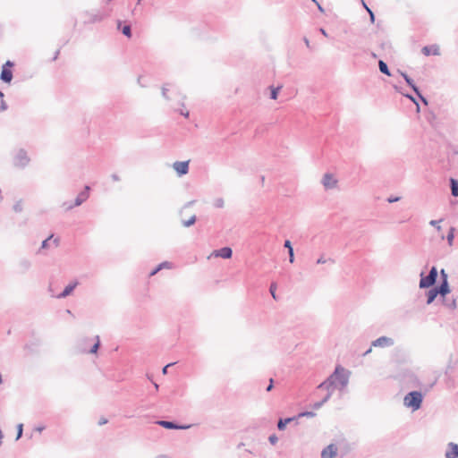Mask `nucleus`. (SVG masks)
<instances>
[{"mask_svg":"<svg viewBox=\"0 0 458 458\" xmlns=\"http://www.w3.org/2000/svg\"><path fill=\"white\" fill-rule=\"evenodd\" d=\"M350 371L342 366H336L335 371L321 384L318 386V389H325L333 394L334 389L344 390L349 383Z\"/></svg>","mask_w":458,"mask_h":458,"instance_id":"f257e3e1","label":"nucleus"},{"mask_svg":"<svg viewBox=\"0 0 458 458\" xmlns=\"http://www.w3.org/2000/svg\"><path fill=\"white\" fill-rule=\"evenodd\" d=\"M423 401V395L419 391H412L408 393L403 398V404L412 411H417L420 408Z\"/></svg>","mask_w":458,"mask_h":458,"instance_id":"f03ea898","label":"nucleus"},{"mask_svg":"<svg viewBox=\"0 0 458 458\" xmlns=\"http://www.w3.org/2000/svg\"><path fill=\"white\" fill-rule=\"evenodd\" d=\"M30 162L28 152L24 148L17 150L13 157V165L19 168L26 167Z\"/></svg>","mask_w":458,"mask_h":458,"instance_id":"7ed1b4c3","label":"nucleus"},{"mask_svg":"<svg viewBox=\"0 0 458 458\" xmlns=\"http://www.w3.org/2000/svg\"><path fill=\"white\" fill-rule=\"evenodd\" d=\"M89 190H90V187L86 185L84 187V190L81 192H80L78 194V196L76 197L74 204L64 203V206H65V208L67 210H71L74 207L81 206L83 202H85L89 199Z\"/></svg>","mask_w":458,"mask_h":458,"instance_id":"20e7f679","label":"nucleus"},{"mask_svg":"<svg viewBox=\"0 0 458 458\" xmlns=\"http://www.w3.org/2000/svg\"><path fill=\"white\" fill-rule=\"evenodd\" d=\"M394 344V341L393 338L388 336H380L377 339L371 342L372 347H379V348H386L390 347Z\"/></svg>","mask_w":458,"mask_h":458,"instance_id":"39448f33","label":"nucleus"},{"mask_svg":"<svg viewBox=\"0 0 458 458\" xmlns=\"http://www.w3.org/2000/svg\"><path fill=\"white\" fill-rule=\"evenodd\" d=\"M441 276L443 277V281L441 282L439 286L435 287L438 293L445 298V296L450 292L448 282H447V275L445 270H441Z\"/></svg>","mask_w":458,"mask_h":458,"instance_id":"423d86ee","label":"nucleus"},{"mask_svg":"<svg viewBox=\"0 0 458 458\" xmlns=\"http://www.w3.org/2000/svg\"><path fill=\"white\" fill-rule=\"evenodd\" d=\"M321 182L326 190H332L337 186V180L331 174H325Z\"/></svg>","mask_w":458,"mask_h":458,"instance_id":"0eeeda50","label":"nucleus"},{"mask_svg":"<svg viewBox=\"0 0 458 458\" xmlns=\"http://www.w3.org/2000/svg\"><path fill=\"white\" fill-rule=\"evenodd\" d=\"M338 453L336 445L330 444L321 451L320 458H335Z\"/></svg>","mask_w":458,"mask_h":458,"instance_id":"6e6552de","label":"nucleus"},{"mask_svg":"<svg viewBox=\"0 0 458 458\" xmlns=\"http://www.w3.org/2000/svg\"><path fill=\"white\" fill-rule=\"evenodd\" d=\"M157 424L168 429H187L191 427L190 425H178L168 420H157Z\"/></svg>","mask_w":458,"mask_h":458,"instance_id":"1a4fd4ad","label":"nucleus"},{"mask_svg":"<svg viewBox=\"0 0 458 458\" xmlns=\"http://www.w3.org/2000/svg\"><path fill=\"white\" fill-rule=\"evenodd\" d=\"M173 167L179 175H184L189 172V161H176Z\"/></svg>","mask_w":458,"mask_h":458,"instance_id":"9d476101","label":"nucleus"},{"mask_svg":"<svg viewBox=\"0 0 458 458\" xmlns=\"http://www.w3.org/2000/svg\"><path fill=\"white\" fill-rule=\"evenodd\" d=\"M79 284L78 281L71 282L62 293H60L56 298L58 299H64L69 296L72 291L76 288V286Z\"/></svg>","mask_w":458,"mask_h":458,"instance_id":"9b49d317","label":"nucleus"},{"mask_svg":"<svg viewBox=\"0 0 458 458\" xmlns=\"http://www.w3.org/2000/svg\"><path fill=\"white\" fill-rule=\"evenodd\" d=\"M445 456V458H458V445L450 442L447 445V450Z\"/></svg>","mask_w":458,"mask_h":458,"instance_id":"f8f14e48","label":"nucleus"},{"mask_svg":"<svg viewBox=\"0 0 458 458\" xmlns=\"http://www.w3.org/2000/svg\"><path fill=\"white\" fill-rule=\"evenodd\" d=\"M435 283H436V281L431 276H429L428 275L424 276L423 272L420 273V288H428V287L432 286Z\"/></svg>","mask_w":458,"mask_h":458,"instance_id":"ddd939ff","label":"nucleus"},{"mask_svg":"<svg viewBox=\"0 0 458 458\" xmlns=\"http://www.w3.org/2000/svg\"><path fill=\"white\" fill-rule=\"evenodd\" d=\"M216 257H221L223 259H230L233 255V250L229 247H224L214 252Z\"/></svg>","mask_w":458,"mask_h":458,"instance_id":"4468645a","label":"nucleus"},{"mask_svg":"<svg viewBox=\"0 0 458 458\" xmlns=\"http://www.w3.org/2000/svg\"><path fill=\"white\" fill-rule=\"evenodd\" d=\"M84 14L85 16H87V21L85 22L94 23L101 21L103 20V15L98 13H93L89 12H85Z\"/></svg>","mask_w":458,"mask_h":458,"instance_id":"2eb2a0df","label":"nucleus"},{"mask_svg":"<svg viewBox=\"0 0 458 458\" xmlns=\"http://www.w3.org/2000/svg\"><path fill=\"white\" fill-rule=\"evenodd\" d=\"M0 79L4 81V82H11L12 79H13V72L10 69L6 68L5 66H3V69H2V72H1V75H0Z\"/></svg>","mask_w":458,"mask_h":458,"instance_id":"dca6fc26","label":"nucleus"},{"mask_svg":"<svg viewBox=\"0 0 458 458\" xmlns=\"http://www.w3.org/2000/svg\"><path fill=\"white\" fill-rule=\"evenodd\" d=\"M421 51L425 55H429L431 54L434 55H439V48L437 46H431V47L426 46L422 48Z\"/></svg>","mask_w":458,"mask_h":458,"instance_id":"f3484780","label":"nucleus"},{"mask_svg":"<svg viewBox=\"0 0 458 458\" xmlns=\"http://www.w3.org/2000/svg\"><path fill=\"white\" fill-rule=\"evenodd\" d=\"M18 267L21 272L24 273L31 267V262L27 259H23L19 261Z\"/></svg>","mask_w":458,"mask_h":458,"instance_id":"a211bd4d","label":"nucleus"},{"mask_svg":"<svg viewBox=\"0 0 458 458\" xmlns=\"http://www.w3.org/2000/svg\"><path fill=\"white\" fill-rule=\"evenodd\" d=\"M400 73L403 77V79L405 80L406 83L414 90V92L416 94H419V89L414 84L412 79H411L405 72H400Z\"/></svg>","mask_w":458,"mask_h":458,"instance_id":"6ab92c4d","label":"nucleus"},{"mask_svg":"<svg viewBox=\"0 0 458 458\" xmlns=\"http://www.w3.org/2000/svg\"><path fill=\"white\" fill-rule=\"evenodd\" d=\"M99 345H100L99 336L97 335L96 336V343L92 345V347L89 351L87 349H85V348H81V352L96 353L98 352V348H99Z\"/></svg>","mask_w":458,"mask_h":458,"instance_id":"aec40b11","label":"nucleus"},{"mask_svg":"<svg viewBox=\"0 0 458 458\" xmlns=\"http://www.w3.org/2000/svg\"><path fill=\"white\" fill-rule=\"evenodd\" d=\"M438 294L439 293L435 287L431 288L427 293V296H428L427 303L428 304L432 303L435 301V299L437 297Z\"/></svg>","mask_w":458,"mask_h":458,"instance_id":"412c9836","label":"nucleus"},{"mask_svg":"<svg viewBox=\"0 0 458 458\" xmlns=\"http://www.w3.org/2000/svg\"><path fill=\"white\" fill-rule=\"evenodd\" d=\"M331 396H332V394L330 392H327L326 396L320 402H317V403H313V405H312L313 409H315V410L319 409L325 403H327L331 398Z\"/></svg>","mask_w":458,"mask_h":458,"instance_id":"4be33fe9","label":"nucleus"},{"mask_svg":"<svg viewBox=\"0 0 458 458\" xmlns=\"http://www.w3.org/2000/svg\"><path fill=\"white\" fill-rule=\"evenodd\" d=\"M450 188L452 195L458 197V182L454 178L450 179Z\"/></svg>","mask_w":458,"mask_h":458,"instance_id":"5701e85b","label":"nucleus"},{"mask_svg":"<svg viewBox=\"0 0 458 458\" xmlns=\"http://www.w3.org/2000/svg\"><path fill=\"white\" fill-rule=\"evenodd\" d=\"M197 216L195 215L191 216L188 219H182V225L184 227H190L195 224Z\"/></svg>","mask_w":458,"mask_h":458,"instance_id":"b1692460","label":"nucleus"},{"mask_svg":"<svg viewBox=\"0 0 458 458\" xmlns=\"http://www.w3.org/2000/svg\"><path fill=\"white\" fill-rule=\"evenodd\" d=\"M378 67H379V71H380L382 73H384V74H386V75H387V76H391V72H390V71H389V69H388V66H387V64H386L384 61L379 60V62H378Z\"/></svg>","mask_w":458,"mask_h":458,"instance_id":"393cba45","label":"nucleus"},{"mask_svg":"<svg viewBox=\"0 0 458 458\" xmlns=\"http://www.w3.org/2000/svg\"><path fill=\"white\" fill-rule=\"evenodd\" d=\"M454 232H455V228L454 227H451L449 229V232H448L447 235H446V240H447V242H448L449 246H452L453 243H454Z\"/></svg>","mask_w":458,"mask_h":458,"instance_id":"a878e982","label":"nucleus"},{"mask_svg":"<svg viewBox=\"0 0 458 458\" xmlns=\"http://www.w3.org/2000/svg\"><path fill=\"white\" fill-rule=\"evenodd\" d=\"M164 267H167V268H169V267H171V264H170L169 262H167V261H165V262H163V263L159 264V265H158V266H157V267H156V268H155V269L150 273V276H152L156 275L159 270H161V269H162V268H164Z\"/></svg>","mask_w":458,"mask_h":458,"instance_id":"bb28decb","label":"nucleus"},{"mask_svg":"<svg viewBox=\"0 0 458 458\" xmlns=\"http://www.w3.org/2000/svg\"><path fill=\"white\" fill-rule=\"evenodd\" d=\"M444 304H445V306H446L447 308H449L451 310H454L456 307V301L454 299H452V300L444 299Z\"/></svg>","mask_w":458,"mask_h":458,"instance_id":"cd10ccee","label":"nucleus"},{"mask_svg":"<svg viewBox=\"0 0 458 458\" xmlns=\"http://www.w3.org/2000/svg\"><path fill=\"white\" fill-rule=\"evenodd\" d=\"M213 205L216 208H222L225 206V201L222 198H216V199H214Z\"/></svg>","mask_w":458,"mask_h":458,"instance_id":"c85d7f7f","label":"nucleus"},{"mask_svg":"<svg viewBox=\"0 0 458 458\" xmlns=\"http://www.w3.org/2000/svg\"><path fill=\"white\" fill-rule=\"evenodd\" d=\"M14 212L16 213H20L22 211L23 209V206H22V201L21 200H18L13 207Z\"/></svg>","mask_w":458,"mask_h":458,"instance_id":"c756f323","label":"nucleus"},{"mask_svg":"<svg viewBox=\"0 0 458 458\" xmlns=\"http://www.w3.org/2000/svg\"><path fill=\"white\" fill-rule=\"evenodd\" d=\"M122 32L127 38H131V26L130 25L123 26V28L122 29Z\"/></svg>","mask_w":458,"mask_h":458,"instance_id":"7c9ffc66","label":"nucleus"},{"mask_svg":"<svg viewBox=\"0 0 458 458\" xmlns=\"http://www.w3.org/2000/svg\"><path fill=\"white\" fill-rule=\"evenodd\" d=\"M281 89V87H277V88H271V94H270V98L272 99H276L277 98V95H278V92L279 90Z\"/></svg>","mask_w":458,"mask_h":458,"instance_id":"2f4dec72","label":"nucleus"},{"mask_svg":"<svg viewBox=\"0 0 458 458\" xmlns=\"http://www.w3.org/2000/svg\"><path fill=\"white\" fill-rule=\"evenodd\" d=\"M276 283H272L270 284V287H269V292L272 295V297L275 299V300H277L276 298Z\"/></svg>","mask_w":458,"mask_h":458,"instance_id":"473e14b6","label":"nucleus"},{"mask_svg":"<svg viewBox=\"0 0 458 458\" xmlns=\"http://www.w3.org/2000/svg\"><path fill=\"white\" fill-rule=\"evenodd\" d=\"M442 221V219L440 220H431L429 221V225L431 226H434L437 231H440L441 230V226L439 225V223Z\"/></svg>","mask_w":458,"mask_h":458,"instance_id":"72a5a7b5","label":"nucleus"},{"mask_svg":"<svg viewBox=\"0 0 458 458\" xmlns=\"http://www.w3.org/2000/svg\"><path fill=\"white\" fill-rule=\"evenodd\" d=\"M22 432H23V424L20 423L17 425V437H16L17 440L21 437Z\"/></svg>","mask_w":458,"mask_h":458,"instance_id":"f704fd0d","label":"nucleus"},{"mask_svg":"<svg viewBox=\"0 0 458 458\" xmlns=\"http://www.w3.org/2000/svg\"><path fill=\"white\" fill-rule=\"evenodd\" d=\"M428 276H431L435 281L437 280V267H432L429 273H428Z\"/></svg>","mask_w":458,"mask_h":458,"instance_id":"c9c22d12","label":"nucleus"},{"mask_svg":"<svg viewBox=\"0 0 458 458\" xmlns=\"http://www.w3.org/2000/svg\"><path fill=\"white\" fill-rule=\"evenodd\" d=\"M53 234H51L48 238L44 240L41 243V249H47L49 247V241L53 238Z\"/></svg>","mask_w":458,"mask_h":458,"instance_id":"e433bc0d","label":"nucleus"},{"mask_svg":"<svg viewBox=\"0 0 458 458\" xmlns=\"http://www.w3.org/2000/svg\"><path fill=\"white\" fill-rule=\"evenodd\" d=\"M268 441L272 445H275L278 442V437H276V435L272 434L269 436Z\"/></svg>","mask_w":458,"mask_h":458,"instance_id":"4c0bfd02","label":"nucleus"},{"mask_svg":"<svg viewBox=\"0 0 458 458\" xmlns=\"http://www.w3.org/2000/svg\"><path fill=\"white\" fill-rule=\"evenodd\" d=\"M286 423L284 422V420L283 419H280L277 422V428L279 430H284L286 427Z\"/></svg>","mask_w":458,"mask_h":458,"instance_id":"58836bf2","label":"nucleus"},{"mask_svg":"<svg viewBox=\"0 0 458 458\" xmlns=\"http://www.w3.org/2000/svg\"><path fill=\"white\" fill-rule=\"evenodd\" d=\"M194 203H195V200H191V201H189V202L185 203V204L183 205L182 208V209H181V211H180V215H182L183 210H184L185 208H189V207L192 206Z\"/></svg>","mask_w":458,"mask_h":458,"instance_id":"ea45409f","label":"nucleus"},{"mask_svg":"<svg viewBox=\"0 0 458 458\" xmlns=\"http://www.w3.org/2000/svg\"><path fill=\"white\" fill-rule=\"evenodd\" d=\"M315 415L314 412L312 411H304V412H301L298 417H313Z\"/></svg>","mask_w":458,"mask_h":458,"instance_id":"a19ab883","label":"nucleus"},{"mask_svg":"<svg viewBox=\"0 0 458 458\" xmlns=\"http://www.w3.org/2000/svg\"><path fill=\"white\" fill-rule=\"evenodd\" d=\"M327 261L334 262L331 259H326L323 256H321L319 259H318V260H317V264H318V265H320V264H325V263H327Z\"/></svg>","mask_w":458,"mask_h":458,"instance_id":"79ce46f5","label":"nucleus"},{"mask_svg":"<svg viewBox=\"0 0 458 458\" xmlns=\"http://www.w3.org/2000/svg\"><path fill=\"white\" fill-rule=\"evenodd\" d=\"M404 97H406L407 98H409L410 100H411L416 106H417V108L418 110L420 109L419 107V104L417 103L416 99L414 98V97H412L411 95L410 94H403Z\"/></svg>","mask_w":458,"mask_h":458,"instance_id":"37998d69","label":"nucleus"},{"mask_svg":"<svg viewBox=\"0 0 458 458\" xmlns=\"http://www.w3.org/2000/svg\"><path fill=\"white\" fill-rule=\"evenodd\" d=\"M288 254H289V261H290L291 263H293V262H294V252H293V250H288Z\"/></svg>","mask_w":458,"mask_h":458,"instance_id":"c03bdc74","label":"nucleus"},{"mask_svg":"<svg viewBox=\"0 0 458 458\" xmlns=\"http://www.w3.org/2000/svg\"><path fill=\"white\" fill-rule=\"evenodd\" d=\"M8 108L7 104L4 100H1L0 112L5 111Z\"/></svg>","mask_w":458,"mask_h":458,"instance_id":"a18cd8bd","label":"nucleus"},{"mask_svg":"<svg viewBox=\"0 0 458 458\" xmlns=\"http://www.w3.org/2000/svg\"><path fill=\"white\" fill-rule=\"evenodd\" d=\"M399 200H400V197H393V196H391V197H389V198L387 199V201H388L389 203L397 202V201H399Z\"/></svg>","mask_w":458,"mask_h":458,"instance_id":"49530a36","label":"nucleus"},{"mask_svg":"<svg viewBox=\"0 0 458 458\" xmlns=\"http://www.w3.org/2000/svg\"><path fill=\"white\" fill-rule=\"evenodd\" d=\"M284 248H286L288 250H293L292 243L289 240H286L284 243Z\"/></svg>","mask_w":458,"mask_h":458,"instance_id":"de8ad7c7","label":"nucleus"},{"mask_svg":"<svg viewBox=\"0 0 458 458\" xmlns=\"http://www.w3.org/2000/svg\"><path fill=\"white\" fill-rule=\"evenodd\" d=\"M167 88L165 86H163L162 87V96L165 98V99H169V98L167 97Z\"/></svg>","mask_w":458,"mask_h":458,"instance_id":"09e8293b","label":"nucleus"},{"mask_svg":"<svg viewBox=\"0 0 458 458\" xmlns=\"http://www.w3.org/2000/svg\"><path fill=\"white\" fill-rule=\"evenodd\" d=\"M174 364V363H169V364H167L166 366H165V367L163 368V369H162L163 374H164V375H165V374L167 373V369H168V368H169V367H171V366H173Z\"/></svg>","mask_w":458,"mask_h":458,"instance_id":"8fccbe9b","label":"nucleus"},{"mask_svg":"<svg viewBox=\"0 0 458 458\" xmlns=\"http://www.w3.org/2000/svg\"><path fill=\"white\" fill-rule=\"evenodd\" d=\"M418 97L420 98V99L425 104V105H428V100L420 94V92L419 91V94H417Z\"/></svg>","mask_w":458,"mask_h":458,"instance_id":"3c124183","label":"nucleus"},{"mask_svg":"<svg viewBox=\"0 0 458 458\" xmlns=\"http://www.w3.org/2000/svg\"><path fill=\"white\" fill-rule=\"evenodd\" d=\"M111 178H112V180H113V181H114V182H118V181H120V177H119V175H117L116 174H113L111 175Z\"/></svg>","mask_w":458,"mask_h":458,"instance_id":"603ef678","label":"nucleus"},{"mask_svg":"<svg viewBox=\"0 0 458 458\" xmlns=\"http://www.w3.org/2000/svg\"><path fill=\"white\" fill-rule=\"evenodd\" d=\"M107 423V420L106 418H101L98 421V425L102 426Z\"/></svg>","mask_w":458,"mask_h":458,"instance_id":"864d4df0","label":"nucleus"},{"mask_svg":"<svg viewBox=\"0 0 458 458\" xmlns=\"http://www.w3.org/2000/svg\"><path fill=\"white\" fill-rule=\"evenodd\" d=\"M369 18H370L371 22H374V21H375L374 13L371 10H369Z\"/></svg>","mask_w":458,"mask_h":458,"instance_id":"5fc2aeb1","label":"nucleus"},{"mask_svg":"<svg viewBox=\"0 0 458 458\" xmlns=\"http://www.w3.org/2000/svg\"><path fill=\"white\" fill-rule=\"evenodd\" d=\"M295 419H296L295 417H291V418H286V419H283V420H284V423L288 424L291 421L294 420Z\"/></svg>","mask_w":458,"mask_h":458,"instance_id":"6e6d98bb","label":"nucleus"},{"mask_svg":"<svg viewBox=\"0 0 458 458\" xmlns=\"http://www.w3.org/2000/svg\"><path fill=\"white\" fill-rule=\"evenodd\" d=\"M180 114L182 115H183L184 117L188 118L189 117V112L188 111H184L182 109L180 110Z\"/></svg>","mask_w":458,"mask_h":458,"instance_id":"4d7b16f0","label":"nucleus"},{"mask_svg":"<svg viewBox=\"0 0 458 458\" xmlns=\"http://www.w3.org/2000/svg\"><path fill=\"white\" fill-rule=\"evenodd\" d=\"M272 388H273V379H270V383H269V385L267 387V391L269 392V391L272 390Z\"/></svg>","mask_w":458,"mask_h":458,"instance_id":"13d9d810","label":"nucleus"},{"mask_svg":"<svg viewBox=\"0 0 458 458\" xmlns=\"http://www.w3.org/2000/svg\"><path fill=\"white\" fill-rule=\"evenodd\" d=\"M38 432H42L45 429V426H39L35 428Z\"/></svg>","mask_w":458,"mask_h":458,"instance_id":"bf43d9fd","label":"nucleus"},{"mask_svg":"<svg viewBox=\"0 0 458 458\" xmlns=\"http://www.w3.org/2000/svg\"><path fill=\"white\" fill-rule=\"evenodd\" d=\"M60 50H57L55 54H54L53 61H55L59 55Z\"/></svg>","mask_w":458,"mask_h":458,"instance_id":"052dcab7","label":"nucleus"},{"mask_svg":"<svg viewBox=\"0 0 458 458\" xmlns=\"http://www.w3.org/2000/svg\"><path fill=\"white\" fill-rule=\"evenodd\" d=\"M155 458H169L166 454H158Z\"/></svg>","mask_w":458,"mask_h":458,"instance_id":"680f3d73","label":"nucleus"},{"mask_svg":"<svg viewBox=\"0 0 458 458\" xmlns=\"http://www.w3.org/2000/svg\"><path fill=\"white\" fill-rule=\"evenodd\" d=\"M361 3H362L363 7H364V8L367 10V12L369 13V10H370V9L368 7V5L366 4V3H365L363 0H361Z\"/></svg>","mask_w":458,"mask_h":458,"instance_id":"e2e57ef3","label":"nucleus"},{"mask_svg":"<svg viewBox=\"0 0 458 458\" xmlns=\"http://www.w3.org/2000/svg\"><path fill=\"white\" fill-rule=\"evenodd\" d=\"M13 65V64L11 61H7L4 66H5L7 68V66L11 67Z\"/></svg>","mask_w":458,"mask_h":458,"instance_id":"0e129e2a","label":"nucleus"},{"mask_svg":"<svg viewBox=\"0 0 458 458\" xmlns=\"http://www.w3.org/2000/svg\"><path fill=\"white\" fill-rule=\"evenodd\" d=\"M304 42H305V45L310 47V40L307 38H304Z\"/></svg>","mask_w":458,"mask_h":458,"instance_id":"69168bd1","label":"nucleus"},{"mask_svg":"<svg viewBox=\"0 0 458 458\" xmlns=\"http://www.w3.org/2000/svg\"><path fill=\"white\" fill-rule=\"evenodd\" d=\"M372 349L371 347L369 349H368L364 353H363V356H366L368 354H369L371 352Z\"/></svg>","mask_w":458,"mask_h":458,"instance_id":"338daca9","label":"nucleus"},{"mask_svg":"<svg viewBox=\"0 0 458 458\" xmlns=\"http://www.w3.org/2000/svg\"><path fill=\"white\" fill-rule=\"evenodd\" d=\"M319 30L325 37H327V33L324 29L321 28Z\"/></svg>","mask_w":458,"mask_h":458,"instance_id":"774afa93","label":"nucleus"}]
</instances>
